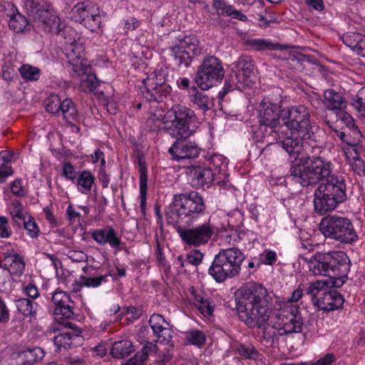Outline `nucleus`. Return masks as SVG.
Instances as JSON below:
<instances>
[{
    "instance_id": "f257e3e1",
    "label": "nucleus",
    "mask_w": 365,
    "mask_h": 365,
    "mask_svg": "<svg viewBox=\"0 0 365 365\" xmlns=\"http://www.w3.org/2000/svg\"><path fill=\"white\" fill-rule=\"evenodd\" d=\"M163 121L165 131L176 139L168 152L176 161L194 159L199 156L201 148L192 141H185L192 136L197 128V118L193 110L185 106L173 105L164 115L152 114L147 121Z\"/></svg>"
},
{
    "instance_id": "f03ea898",
    "label": "nucleus",
    "mask_w": 365,
    "mask_h": 365,
    "mask_svg": "<svg viewBox=\"0 0 365 365\" xmlns=\"http://www.w3.org/2000/svg\"><path fill=\"white\" fill-rule=\"evenodd\" d=\"M312 146L310 142L299 143L292 138H285L282 147L289 154L292 166L291 175L302 186L314 184L329 177L331 172V163L320 157H309L307 150Z\"/></svg>"
},
{
    "instance_id": "7ed1b4c3",
    "label": "nucleus",
    "mask_w": 365,
    "mask_h": 365,
    "mask_svg": "<svg viewBox=\"0 0 365 365\" xmlns=\"http://www.w3.org/2000/svg\"><path fill=\"white\" fill-rule=\"evenodd\" d=\"M206 205L202 196L195 191L175 194L172 202L165 210L169 224L176 228L185 223L187 226L193 224L201 215H204Z\"/></svg>"
},
{
    "instance_id": "20e7f679",
    "label": "nucleus",
    "mask_w": 365,
    "mask_h": 365,
    "mask_svg": "<svg viewBox=\"0 0 365 365\" xmlns=\"http://www.w3.org/2000/svg\"><path fill=\"white\" fill-rule=\"evenodd\" d=\"M84 48L75 38L66 39L64 55L66 58L67 68L73 76L81 77L80 87L85 92L95 91L98 81L91 72V67L83 57Z\"/></svg>"
},
{
    "instance_id": "39448f33",
    "label": "nucleus",
    "mask_w": 365,
    "mask_h": 365,
    "mask_svg": "<svg viewBox=\"0 0 365 365\" xmlns=\"http://www.w3.org/2000/svg\"><path fill=\"white\" fill-rule=\"evenodd\" d=\"M282 120L291 130V136L287 138L304 145L306 142L316 141L314 133L318 128L310 123L309 111L307 107L299 105L289 108L282 112Z\"/></svg>"
},
{
    "instance_id": "423d86ee",
    "label": "nucleus",
    "mask_w": 365,
    "mask_h": 365,
    "mask_svg": "<svg viewBox=\"0 0 365 365\" xmlns=\"http://www.w3.org/2000/svg\"><path fill=\"white\" fill-rule=\"evenodd\" d=\"M346 197L343 178L331 175L325 182L321 183L314 192V206L323 215L334 210Z\"/></svg>"
},
{
    "instance_id": "0eeeda50",
    "label": "nucleus",
    "mask_w": 365,
    "mask_h": 365,
    "mask_svg": "<svg viewBox=\"0 0 365 365\" xmlns=\"http://www.w3.org/2000/svg\"><path fill=\"white\" fill-rule=\"evenodd\" d=\"M244 259L243 253L237 248L222 250L215 255L208 272L216 282H222L239 274Z\"/></svg>"
},
{
    "instance_id": "6e6552de",
    "label": "nucleus",
    "mask_w": 365,
    "mask_h": 365,
    "mask_svg": "<svg viewBox=\"0 0 365 365\" xmlns=\"http://www.w3.org/2000/svg\"><path fill=\"white\" fill-rule=\"evenodd\" d=\"M269 319L275 329L274 334L282 336L302 331L303 322L297 307H290L289 309L277 306L272 314H269Z\"/></svg>"
},
{
    "instance_id": "1a4fd4ad",
    "label": "nucleus",
    "mask_w": 365,
    "mask_h": 365,
    "mask_svg": "<svg viewBox=\"0 0 365 365\" xmlns=\"http://www.w3.org/2000/svg\"><path fill=\"white\" fill-rule=\"evenodd\" d=\"M320 231L326 237L344 243L355 241L357 236L351 221L336 215L324 217L320 223Z\"/></svg>"
},
{
    "instance_id": "9d476101",
    "label": "nucleus",
    "mask_w": 365,
    "mask_h": 365,
    "mask_svg": "<svg viewBox=\"0 0 365 365\" xmlns=\"http://www.w3.org/2000/svg\"><path fill=\"white\" fill-rule=\"evenodd\" d=\"M224 73L221 61L213 56H209L198 67L195 82L202 90H207L222 80Z\"/></svg>"
},
{
    "instance_id": "9b49d317",
    "label": "nucleus",
    "mask_w": 365,
    "mask_h": 365,
    "mask_svg": "<svg viewBox=\"0 0 365 365\" xmlns=\"http://www.w3.org/2000/svg\"><path fill=\"white\" fill-rule=\"evenodd\" d=\"M176 232L186 245L200 247L207 244L215 233L216 227L211 222L210 218L205 222L194 227H182L178 225Z\"/></svg>"
},
{
    "instance_id": "f8f14e48",
    "label": "nucleus",
    "mask_w": 365,
    "mask_h": 365,
    "mask_svg": "<svg viewBox=\"0 0 365 365\" xmlns=\"http://www.w3.org/2000/svg\"><path fill=\"white\" fill-rule=\"evenodd\" d=\"M71 18L91 31H96L100 29L102 17L99 9L90 1H84L76 4L71 9Z\"/></svg>"
},
{
    "instance_id": "ddd939ff",
    "label": "nucleus",
    "mask_w": 365,
    "mask_h": 365,
    "mask_svg": "<svg viewBox=\"0 0 365 365\" xmlns=\"http://www.w3.org/2000/svg\"><path fill=\"white\" fill-rule=\"evenodd\" d=\"M174 61L178 66L187 67L192 58L201 53L199 41L195 36H185L178 45L170 48Z\"/></svg>"
},
{
    "instance_id": "4468645a",
    "label": "nucleus",
    "mask_w": 365,
    "mask_h": 365,
    "mask_svg": "<svg viewBox=\"0 0 365 365\" xmlns=\"http://www.w3.org/2000/svg\"><path fill=\"white\" fill-rule=\"evenodd\" d=\"M141 93L148 101H162L170 92V86L162 74L151 73L143 81Z\"/></svg>"
},
{
    "instance_id": "2eb2a0df",
    "label": "nucleus",
    "mask_w": 365,
    "mask_h": 365,
    "mask_svg": "<svg viewBox=\"0 0 365 365\" xmlns=\"http://www.w3.org/2000/svg\"><path fill=\"white\" fill-rule=\"evenodd\" d=\"M271 297L267 290L261 284H252V322L256 325L262 326L269 318L268 305Z\"/></svg>"
},
{
    "instance_id": "dca6fc26",
    "label": "nucleus",
    "mask_w": 365,
    "mask_h": 365,
    "mask_svg": "<svg viewBox=\"0 0 365 365\" xmlns=\"http://www.w3.org/2000/svg\"><path fill=\"white\" fill-rule=\"evenodd\" d=\"M50 312L58 319H72L74 317V302L66 292L56 289L51 297Z\"/></svg>"
},
{
    "instance_id": "f3484780",
    "label": "nucleus",
    "mask_w": 365,
    "mask_h": 365,
    "mask_svg": "<svg viewBox=\"0 0 365 365\" xmlns=\"http://www.w3.org/2000/svg\"><path fill=\"white\" fill-rule=\"evenodd\" d=\"M32 21L35 24L36 27L47 33L60 35L63 37L67 33H74L69 28L61 30L59 17L48 9L42 11L41 14L36 16Z\"/></svg>"
},
{
    "instance_id": "a211bd4d",
    "label": "nucleus",
    "mask_w": 365,
    "mask_h": 365,
    "mask_svg": "<svg viewBox=\"0 0 365 365\" xmlns=\"http://www.w3.org/2000/svg\"><path fill=\"white\" fill-rule=\"evenodd\" d=\"M251 284L246 283L235 292L236 309L240 319L248 327L251 324V314L250 306L251 302Z\"/></svg>"
},
{
    "instance_id": "6ab92c4d",
    "label": "nucleus",
    "mask_w": 365,
    "mask_h": 365,
    "mask_svg": "<svg viewBox=\"0 0 365 365\" xmlns=\"http://www.w3.org/2000/svg\"><path fill=\"white\" fill-rule=\"evenodd\" d=\"M338 135L346 143V146L343 148L344 153L352 170L360 176L365 175V163L359 158L357 150L359 141L349 140L344 132H340Z\"/></svg>"
},
{
    "instance_id": "aec40b11",
    "label": "nucleus",
    "mask_w": 365,
    "mask_h": 365,
    "mask_svg": "<svg viewBox=\"0 0 365 365\" xmlns=\"http://www.w3.org/2000/svg\"><path fill=\"white\" fill-rule=\"evenodd\" d=\"M324 255L329 258L326 262L329 273L333 272L334 277H343L345 282L349 268V259L346 254L341 251H333L324 252Z\"/></svg>"
},
{
    "instance_id": "412c9836",
    "label": "nucleus",
    "mask_w": 365,
    "mask_h": 365,
    "mask_svg": "<svg viewBox=\"0 0 365 365\" xmlns=\"http://www.w3.org/2000/svg\"><path fill=\"white\" fill-rule=\"evenodd\" d=\"M259 121L261 125L275 128L279 124L280 107L277 104L263 101L258 108Z\"/></svg>"
},
{
    "instance_id": "4be33fe9",
    "label": "nucleus",
    "mask_w": 365,
    "mask_h": 365,
    "mask_svg": "<svg viewBox=\"0 0 365 365\" xmlns=\"http://www.w3.org/2000/svg\"><path fill=\"white\" fill-rule=\"evenodd\" d=\"M312 302L319 309L333 311L341 308L344 304L343 297L336 291L324 292L322 296L313 298Z\"/></svg>"
},
{
    "instance_id": "5701e85b",
    "label": "nucleus",
    "mask_w": 365,
    "mask_h": 365,
    "mask_svg": "<svg viewBox=\"0 0 365 365\" xmlns=\"http://www.w3.org/2000/svg\"><path fill=\"white\" fill-rule=\"evenodd\" d=\"M92 238L99 245L109 244L112 248L118 249L121 240L112 227L95 230L91 232Z\"/></svg>"
},
{
    "instance_id": "b1692460",
    "label": "nucleus",
    "mask_w": 365,
    "mask_h": 365,
    "mask_svg": "<svg viewBox=\"0 0 365 365\" xmlns=\"http://www.w3.org/2000/svg\"><path fill=\"white\" fill-rule=\"evenodd\" d=\"M344 284L343 277L329 276L328 278L317 280L310 284L307 289V293L313 298H317L320 291L326 288L340 287Z\"/></svg>"
},
{
    "instance_id": "393cba45",
    "label": "nucleus",
    "mask_w": 365,
    "mask_h": 365,
    "mask_svg": "<svg viewBox=\"0 0 365 365\" xmlns=\"http://www.w3.org/2000/svg\"><path fill=\"white\" fill-rule=\"evenodd\" d=\"M328 259H326L324 252L315 253L307 261L309 270L314 275L331 276L326 262Z\"/></svg>"
},
{
    "instance_id": "a878e982",
    "label": "nucleus",
    "mask_w": 365,
    "mask_h": 365,
    "mask_svg": "<svg viewBox=\"0 0 365 365\" xmlns=\"http://www.w3.org/2000/svg\"><path fill=\"white\" fill-rule=\"evenodd\" d=\"M192 182L197 187H204L214 180V173L210 168H195L190 171Z\"/></svg>"
},
{
    "instance_id": "bb28decb",
    "label": "nucleus",
    "mask_w": 365,
    "mask_h": 365,
    "mask_svg": "<svg viewBox=\"0 0 365 365\" xmlns=\"http://www.w3.org/2000/svg\"><path fill=\"white\" fill-rule=\"evenodd\" d=\"M3 265L9 275L20 276L25 270V262L17 254L6 257Z\"/></svg>"
},
{
    "instance_id": "cd10ccee",
    "label": "nucleus",
    "mask_w": 365,
    "mask_h": 365,
    "mask_svg": "<svg viewBox=\"0 0 365 365\" xmlns=\"http://www.w3.org/2000/svg\"><path fill=\"white\" fill-rule=\"evenodd\" d=\"M80 339V336L72 332L61 333L53 338V344L56 351L61 352L72 348L75 342Z\"/></svg>"
},
{
    "instance_id": "c85d7f7f",
    "label": "nucleus",
    "mask_w": 365,
    "mask_h": 365,
    "mask_svg": "<svg viewBox=\"0 0 365 365\" xmlns=\"http://www.w3.org/2000/svg\"><path fill=\"white\" fill-rule=\"evenodd\" d=\"M337 120H340L341 123L345 124L350 130V135H352V139L351 140L359 141L361 137V131L358 127L354 123L352 117L346 111L340 109L336 113Z\"/></svg>"
},
{
    "instance_id": "c756f323",
    "label": "nucleus",
    "mask_w": 365,
    "mask_h": 365,
    "mask_svg": "<svg viewBox=\"0 0 365 365\" xmlns=\"http://www.w3.org/2000/svg\"><path fill=\"white\" fill-rule=\"evenodd\" d=\"M134 351L133 343L129 340L115 341L111 347V355L118 359L128 356Z\"/></svg>"
},
{
    "instance_id": "7c9ffc66",
    "label": "nucleus",
    "mask_w": 365,
    "mask_h": 365,
    "mask_svg": "<svg viewBox=\"0 0 365 365\" xmlns=\"http://www.w3.org/2000/svg\"><path fill=\"white\" fill-rule=\"evenodd\" d=\"M324 106L329 110H340L345 106V101L341 96L333 90H327L324 94Z\"/></svg>"
},
{
    "instance_id": "2f4dec72",
    "label": "nucleus",
    "mask_w": 365,
    "mask_h": 365,
    "mask_svg": "<svg viewBox=\"0 0 365 365\" xmlns=\"http://www.w3.org/2000/svg\"><path fill=\"white\" fill-rule=\"evenodd\" d=\"M95 177L88 170H83L78 173L76 178L78 190L81 193H88L91 190L94 184Z\"/></svg>"
},
{
    "instance_id": "473e14b6",
    "label": "nucleus",
    "mask_w": 365,
    "mask_h": 365,
    "mask_svg": "<svg viewBox=\"0 0 365 365\" xmlns=\"http://www.w3.org/2000/svg\"><path fill=\"white\" fill-rule=\"evenodd\" d=\"M60 115H61L65 120L70 123L73 124L78 119V115L74 103L71 99H65L61 101L60 108Z\"/></svg>"
},
{
    "instance_id": "72a5a7b5",
    "label": "nucleus",
    "mask_w": 365,
    "mask_h": 365,
    "mask_svg": "<svg viewBox=\"0 0 365 365\" xmlns=\"http://www.w3.org/2000/svg\"><path fill=\"white\" fill-rule=\"evenodd\" d=\"M11 160V153L6 150L0 152V183L4 182L14 173L12 168L9 165Z\"/></svg>"
},
{
    "instance_id": "f704fd0d",
    "label": "nucleus",
    "mask_w": 365,
    "mask_h": 365,
    "mask_svg": "<svg viewBox=\"0 0 365 365\" xmlns=\"http://www.w3.org/2000/svg\"><path fill=\"white\" fill-rule=\"evenodd\" d=\"M190 100L203 113L211 109L212 101L207 95L200 91H196L194 94L190 96Z\"/></svg>"
},
{
    "instance_id": "c9c22d12",
    "label": "nucleus",
    "mask_w": 365,
    "mask_h": 365,
    "mask_svg": "<svg viewBox=\"0 0 365 365\" xmlns=\"http://www.w3.org/2000/svg\"><path fill=\"white\" fill-rule=\"evenodd\" d=\"M23 3L24 8L31 20L47 9L44 8L42 0H23Z\"/></svg>"
},
{
    "instance_id": "e433bc0d",
    "label": "nucleus",
    "mask_w": 365,
    "mask_h": 365,
    "mask_svg": "<svg viewBox=\"0 0 365 365\" xmlns=\"http://www.w3.org/2000/svg\"><path fill=\"white\" fill-rule=\"evenodd\" d=\"M237 67V77L240 81L248 86L251 83V61L240 59Z\"/></svg>"
},
{
    "instance_id": "4c0bfd02",
    "label": "nucleus",
    "mask_w": 365,
    "mask_h": 365,
    "mask_svg": "<svg viewBox=\"0 0 365 365\" xmlns=\"http://www.w3.org/2000/svg\"><path fill=\"white\" fill-rule=\"evenodd\" d=\"M16 307L24 316L31 317L36 314L37 304L29 299L21 298L16 301Z\"/></svg>"
},
{
    "instance_id": "58836bf2",
    "label": "nucleus",
    "mask_w": 365,
    "mask_h": 365,
    "mask_svg": "<svg viewBox=\"0 0 365 365\" xmlns=\"http://www.w3.org/2000/svg\"><path fill=\"white\" fill-rule=\"evenodd\" d=\"M9 213L14 221L20 225L26 218V211L23 205L18 200L13 201L9 207Z\"/></svg>"
},
{
    "instance_id": "ea45409f",
    "label": "nucleus",
    "mask_w": 365,
    "mask_h": 365,
    "mask_svg": "<svg viewBox=\"0 0 365 365\" xmlns=\"http://www.w3.org/2000/svg\"><path fill=\"white\" fill-rule=\"evenodd\" d=\"M210 165L212 166L211 168L218 173L225 174L228 161L227 158L221 154H214L209 158Z\"/></svg>"
},
{
    "instance_id": "a19ab883",
    "label": "nucleus",
    "mask_w": 365,
    "mask_h": 365,
    "mask_svg": "<svg viewBox=\"0 0 365 365\" xmlns=\"http://www.w3.org/2000/svg\"><path fill=\"white\" fill-rule=\"evenodd\" d=\"M27 24L26 18L19 12L11 15L9 20V28L16 33L23 31Z\"/></svg>"
},
{
    "instance_id": "79ce46f5",
    "label": "nucleus",
    "mask_w": 365,
    "mask_h": 365,
    "mask_svg": "<svg viewBox=\"0 0 365 365\" xmlns=\"http://www.w3.org/2000/svg\"><path fill=\"white\" fill-rule=\"evenodd\" d=\"M21 77L27 81H36L40 78V69L30 64H24L19 69Z\"/></svg>"
},
{
    "instance_id": "37998d69",
    "label": "nucleus",
    "mask_w": 365,
    "mask_h": 365,
    "mask_svg": "<svg viewBox=\"0 0 365 365\" xmlns=\"http://www.w3.org/2000/svg\"><path fill=\"white\" fill-rule=\"evenodd\" d=\"M44 351L40 347H34L27 349L21 353V356L25 359L28 364H32L38 361L41 360L44 357Z\"/></svg>"
},
{
    "instance_id": "c03bdc74",
    "label": "nucleus",
    "mask_w": 365,
    "mask_h": 365,
    "mask_svg": "<svg viewBox=\"0 0 365 365\" xmlns=\"http://www.w3.org/2000/svg\"><path fill=\"white\" fill-rule=\"evenodd\" d=\"M244 215L240 210H235L227 214V227L241 230Z\"/></svg>"
},
{
    "instance_id": "a18cd8bd",
    "label": "nucleus",
    "mask_w": 365,
    "mask_h": 365,
    "mask_svg": "<svg viewBox=\"0 0 365 365\" xmlns=\"http://www.w3.org/2000/svg\"><path fill=\"white\" fill-rule=\"evenodd\" d=\"M147 182L148 176L145 174V170L144 168H141L140 178V207L143 212H145L146 208Z\"/></svg>"
},
{
    "instance_id": "49530a36",
    "label": "nucleus",
    "mask_w": 365,
    "mask_h": 365,
    "mask_svg": "<svg viewBox=\"0 0 365 365\" xmlns=\"http://www.w3.org/2000/svg\"><path fill=\"white\" fill-rule=\"evenodd\" d=\"M187 341L195 346L202 347L206 341L205 333L200 330H190L186 333Z\"/></svg>"
},
{
    "instance_id": "de8ad7c7",
    "label": "nucleus",
    "mask_w": 365,
    "mask_h": 365,
    "mask_svg": "<svg viewBox=\"0 0 365 365\" xmlns=\"http://www.w3.org/2000/svg\"><path fill=\"white\" fill-rule=\"evenodd\" d=\"M303 296V290L298 287L295 289L290 298H289L286 301L280 302L277 304V306L279 307H284L286 309H290V307H297L299 309V306L297 304V302L302 299Z\"/></svg>"
},
{
    "instance_id": "09e8293b",
    "label": "nucleus",
    "mask_w": 365,
    "mask_h": 365,
    "mask_svg": "<svg viewBox=\"0 0 365 365\" xmlns=\"http://www.w3.org/2000/svg\"><path fill=\"white\" fill-rule=\"evenodd\" d=\"M241 230L225 227L222 235V241L226 244L234 245L241 238Z\"/></svg>"
},
{
    "instance_id": "8fccbe9b",
    "label": "nucleus",
    "mask_w": 365,
    "mask_h": 365,
    "mask_svg": "<svg viewBox=\"0 0 365 365\" xmlns=\"http://www.w3.org/2000/svg\"><path fill=\"white\" fill-rule=\"evenodd\" d=\"M61 100L57 95H51L47 98L46 109L48 112L53 114L60 115V108Z\"/></svg>"
},
{
    "instance_id": "3c124183",
    "label": "nucleus",
    "mask_w": 365,
    "mask_h": 365,
    "mask_svg": "<svg viewBox=\"0 0 365 365\" xmlns=\"http://www.w3.org/2000/svg\"><path fill=\"white\" fill-rule=\"evenodd\" d=\"M361 34L357 33H347L342 36L341 40L343 43L355 52Z\"/></svg>"
},
{
    "instance_id": "603ef678",
    "label": "nucleus",
    "mask_w": 365,
    "mask_h": 365,
    "mask_svg": "<svg viewBox=\"0 0 365 365\" xmlns=\"http://www.w3.org/2000/svg\"><path fill=\"white\" fill-rule=\"evenodd\" d=\"M160 331H157V333H154V334L158 337V340L161 343H164L165 344H170L172 341L173 339V331L170 327V325L166 324V326L160 329Z\"/></svg>"
},
{
    "instance_id": "864d4df0",
    "label": "nucleus",
    "mask_w": 365,
    "mask_h": 365,
    "mask_svg": "<svg viewBox=\"0 0 365 365\" xmlns=\"http://www.w3.org/2000/svg\"><path fill=\"white\" fill-rule=\"evenodd\" d=\"M149 324L153 333H157V331H160V329L165 327L168 323L161 314H153L150 317Z\"/></svg>"
},
{
    "instance_id": "5fc2aeb1",
    "label": "nucleus",
    "mask_w": 365,
    "mask_h": 365,
    "mask_svg": "<svg viewBox=\"0 0 365 365\" xmlns=\"http://www.w3.org/2000/svg\"><path fill=\"white\" fill-rule=\"evenodd\" d=\"M108 275H99L97 277L81 276V279L83 280V284L87 287L96 288L99 287L103 282H106Z\"/></svg>"
},
{
    "instance_id": "6e6d98bb",
    "label": "nucleus",
    "mask_w": 365,
    "mask_h": 365,
    "mask_svg": "<svg viewBox=\"0 0 365 365\" xmlns=\"http://www.w3.org/2000/svg\"><path fill=\"white\" fill-rule=\"evenodd\" d=\"M21 223L24 224V228L29 236L32 238L38 236L39 230L33 217L29 215L28 219L26 218V220H24Z\"/></svg>"
},
{
    "instance_id": "4d7b16f0",
    "label": "nucleus",
    "mask_w": 365,
    "mask_h": 365,
    "mask_svg": "<svg viewBox=\"0 0 365 365\" xmlns=\"http://www.w3.org/2000/svg\"><path fill=\"white\" fill-rule=\"evenodd\" d=\"M277 259V253L271 250H265L259 255V261L262 264L272 265Z\"/></svg>"
},
{
    "instance_id": "13d9d810",
    "label": "nucleus",
    "mask_w": 365,
    "mask_h": 365,
    "mask_svg": "<svg viewBox=\"0 0 365 365\" xmlns=\"http://www.w3.org/2000/svg\"><path fill=\"white\" fill-rule=\"evenodd\" d=\"M11 285L10 275L3 264L0 266V291L7 290Z\"/></svg>"
},
{
    "instance_id": "bf43d9fd",
    "label": "nucleus",
    "mask_w": 365,
    "mask_h": 365,
    "mask_svg": "<svg viewBox=\"0 0 365 365\" xmlns=\"http://www.w3.org/2000/svg\"><path fill=\"white\" fill-rule=\"evenodd\" d=\"M62 175L66 179L74 182L77 178V172L71 163H66L62 166Z\"/></svg>"
},
{
    "instance_id": "052dcab7",
    "label": "nucleus",
    "mask_w": 365,
    "mask_h": 365,
    "mask_svg": "<svg viewBox=\"0 0 365 365\" xmlns=\"http://www.w3.org/2000/svg\"><path fill=\"white\" fill-rule=\"evenodd\" d=\"M222 16H230L233 19H240L245 21L247 19L245 15L242 14L240 11L235 10L232 6L226 5L223 10V14H220Z\"/></svg>"
},
{
    "instance_id": "680f3d73",
    "label": "nucleus",
    "mask_w": 365,
    "mask_h": 365,
    "mask_svg": "<svg viewBox=\"0 0 365 365\" xmlns=\"http://www.w3.org/2000/svg\"><path fill=\"white\" fill-rule=\"evenodd\" d=\"M195 306L205 317H210L212 314L214 306L207 299L203 300L202 303L196 304Z\"/></svg>"
},
{
    "instance_id": "e2e57ef3",
    "label": "nucleus",
    "mask_w": 365,
    "mask_h": 365,
    "mask_svg": "<svg viewBox=\"0 0 365 365\" xmlns=\"http://www.w3.org/2000/svg\"><path fill=\"white\" fill-rule=\"evenodd\" d=\"M256 19L259 21V26L265 28L269 26L270 22H275L276 20L271 14H267L265 10L257 14Z\"/></svg>"
},
{
    "instance_id": "0e129e2a",
    "label": "nucleus",
    "mask_w": 365,
    "mask_h": 365,
    "mask_svg": "<svg viewBox=\"0 0 365 365\" xmlns=\"http://www.w3.org/2000/svg\"><path fill=\"white\" fill-rule=\"evenodd\" d=\"M203 254L199 250H194L187 255V263L197 266L202 262Z\"/></svg>"
},
{
    "instance_id": "69168bd1",
    "label": "nucleus",
    "mask_w": 365,
    "mask_h": 365,
    "mask_svg": "<svg viewBox=\"0 0 365 365\" xmlns=\"http://www.w3.org/2000/svg\"><path fill=\"white\" fill-rule=\"evenodd\" d=\"M11 235V230L9 227L8 219L4 216H0V237L8 238Z\"/></svg>"
},
{
    "instance_id": "338daca9",
    "label": "nucleus",
    "mask_w": 365,
    "mask_h": 365,
    "mask_svg": "<svg viewBox=\"0 0 365 365\" xmlns=\"http://www.w3.org/2000/svg\"><path fill=\"white\" fill-rule=\"evenodd\" d=\"M11 191L14 195L18 197H23L26 195V191L22 186V182L21 179H16L11 182Z\"/></svg>"
},
{
    "instance_id": "774afa93",
    "label": "nucleus",
    "mask_w": 365,
    "mask_h": 365,
    "mask_svg": "<svg viewBox=\"0 0 365 365\" xmlns=\"http://www.w3.org/2000/svg\"><path fill=\"white\" fill-rule=\"evenodd\" d=\"M334 361V356L333 354H328L324 357L319 360L312 362L307 361V365H330Z\"/></svg>"
}]
</instances>
